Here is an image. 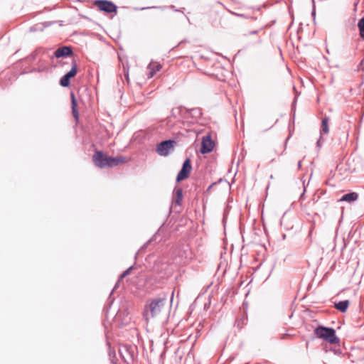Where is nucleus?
I'll list each match as a JSON object with an SVG mask.
<instances>
[{
	"label": "nucleus",
	"mask_w": 364,
	"mask_h": 364,
	"mask_svg": "<svg viewBox=\"0 0 364 364\" xmlns=\"http://www.w3.org/2000/svg\"><path fill=\"white\" fill-rule=\"evenodd\" d=\"M192 170V166L191 164V160L189 159H187L183 164V166L181 169V171L178 172L176 181L178 182L181 181L186 178H187Z\"/></svg>",
	"instance_id": "nucleus-5"
},
{
	"label": "nucleus",
	"mask_w": 364,
	"mask_h": 364,
	"mask_svg": "<svg viewBox=\"0 0 364 364\" xmlns=\"http://www.w3.org/2000/svg\"><path fill=\"white\" fill-rule=\"evenodd\" d=\"M298 166H299V168H300L301 166V161H299Z\"/></svg>",
	"instance_id": "nucleus-19"
},
{
	"label": "nucleus",
	"mask_w": 364,
	"mask_h": 364,
	"mask_svg": "<svg viewBox=\"0 0 364 364\" xmlns=\"http://www.w3.org/2000/svg\"><path fill=\"white\" fill-rule=\"evenodd\" d=\"M358 26L360 31V36L363 39H364V17L360 19Z\"/></svg>",
	"instance_id": "nucleus-17"
},
{
	"label": "nucleus",
	"mask_w": 364,
	"mask_h": 364,
	"mask_svg": "<svg viewBox=\"0 0 364 364\" xmlns=\"http://www.w3.org/2000/svg\"><path fill=\"white\" fill-rule=\"evenodd\" d=\"M183 199V190L181 188H176L174 191L173 196V202L176 205H180Z\"/></svg>",
	"instance_id": "nucleus-14"
},
{
	"label": "nucleus",
	"mask_w": 364,
	"mask_h": 364,
	"mask_svg": "<svg viewBox=\"0 0 364 364\" xmlns=\"http://www.w3.org/2000/svg\"><path fill=\"white\" fill-rule=\"evenodd\" d=\"M95 4L100 11L107 13H117V6L112 2L107 0H97Z\"/></svg>",
	"instance_id": "nucleus-4"
},
{
	"label": "nucleus",
	"mask_w": 364,
	"mask_h": 364,
	"mask_svg": "<svg viewBox=\"0 0 364 364\" xmlns=\"http://www.w3.org/2000/svg\"><path fill=\"white\" fill-rule=\"evenodd\" d=\"M174 141L171 140H167L161 142L157 146V153L160 156H167L169 151L173 148Z\"/></svg>",
	"instance_id": "nucleus-6"
},
{
	"label": "nucleus",
	"mask_w": 364,
	"mask_h": 364,
	"mask_svg": "<svg viewBox=\"0 0 364 364\" xmlns=\"http://www.w3.org/2000/svg\"><path fill=\"white\" fill-rule=\"evenodd\" d=\"M328 131H329V129H328V118L324 117L322 119V122H321V137H320V139L317 141V146H321V136L323 134H328Z\"/></svg>",
	"instance_id": "nucleus-11"
},
{
	"label": "nucleus",
	"mask_w": 364,
	"mask_h": 364,
	"mask_svg": "<svg viewBox=\"0 0 364 364\" xmlns=\"http://www.w3.org/2000/svg\"><path fill=\"white\" fill-rule=\"evenodd\" d=\"M349 305V301L348 300L341 301L338 303H336L334 306L336 309L339 310L341 312H346Z\"/></svg>",
	"instance_id": "nucleus-15"
},
{
	"label": "nucleus",
	"mask_w": 364,
	"mask_h": 364,
	"mask_svg": "<svg viewBox=\"0 0 364 364\" xmlns=\"http://www.w3.org/2000/svg\"><path fill=\"white\" fill-rule=\"evenodd\" d=\"M71 99H72V111L74 117L77 119L78 118V112L76 109L77 107V102L75 98L74 94H71Z\"/></svg>",
	"instance_id": "nucleus-16"
},
{
	"label": "nucleus",
	"mask_w": 364,
	"mask_h": 364,
	"mask_svg": "<svg viewBox=\"0 0 364 364\" xmlns=\"http://www.w3.org/2000/svg\"><path fill=\"white\" fill-rule=\"evenodd\" d=\"M92 160L94 164L101 168L113 167L127 162V159L124 156L109 157L105 155L100 151H97L94 154Z\"/></svg>",
	"instance_id": "nucleus-1"
},
{
	"label": "nucleus",
	"mask_w": 364,
	"mask_h": 364,
	"mask_svg": "<svg viewBox=\"0 0 364 364\" xmlns=\"http://www.w3.org/2000/svg\"><path fill=\"white\" fill-rule=\"evenodd\" d=\"M315 14H315V11H313V12H312V15H313V16H315Z\"/></svg>",
	"instance_id": "nucleus-20"
},
{
	"label": "nucleus",
	"mask_w": 364,
	"mask_h": 364,
	"mask_svg": "<svg viewBox=\"0 0 364 364\" xmlns=\"http://www.w3.org/2000/svg\"><path fill=\"white\" fill-rule=\"evenodd\" d=\"M132 269V267L127 269L126 271H124L120 276L121 278H123L128 275L129 274L130 270Z\"/></svg>",
	"instance_id": "nucleus-18"
},
{
	"label": "nucleus",
	"mask_w": 364,
	"mask_h": 364,
	"mask_svg": "<svg viewBox=\"0 0 364 364\" xmlns=\"http://www.w3.org/2000/svg\"><path fill=\"white\" fill-rule=\"evenodd\" d=\"M147 68L149 70L148 77L151 78L154 77L156 72L159 71L161 69V65L159 63L151 61L149 64Z\"/></svg>",
	"instance_id": "nucleus-10"
},
{
	"label": "nucleus",
	"mask_w": 364,
	"mask_h": 364,
	"mask_svg": "<svg viewBox=\"0 0 364 364\" xmlns=\"http://www.w3.org/2000/svg\"><path fill=\"white\" fill-rule=\"evenodd\" d=\"M165 298H156L150 301L144 308L143 316L148 321L150 317L154 318L158 316L166 304Z\"/></svg>",
	"instance_id": "nucleus-2"
},
{
	"label": "nucleus",
	"mask_w": 364,
	"mask_h": 364,
	"mask_svg": "<svg viewBox=\"0 0 364 364\" xmlns=\"http://www.w3.org/2000/svg\"><path fill=\"white\" fill-rule=\"evenodd\" d=\"M214 147V142L212 140L210 136H205L203 137L201 142L200 152L203 154L210 153L213 151Z\"/></svg>",
	"instance_id": "nucleus-7"
},
{
	"label": "nucleus",
	"mask_w": 364,
	"mask_h": 364,
	"mask_svg": "<svg viewBox=\"0 0 364 364\" xmlns=\"http://www.w3.org/2000/svg\"><path fill=\"white\" fill-rule=\"evenodd\" d=\"M314 333L317 338H322L331 344L339 343V338L336 336V331L332 328L320 326L314 330Z\"/></svg>",
	"instance_id": "nucleus-3"
},
{
	"label": "nucleus",
	"mask_w": 364,
	"mask_h": 364,
	"mask_svg": "<svg viewBox=\"0 0 364 364\" xmlns=\"http://www.w3.org/2000/svg\"><path fill=\"white\" fill-rule=\"evenodd\" d=\"M358 198V195L355 192L349 193L345 194L342 196V198L339 200V201H346L348 203H352L355 201Z\"/></svg>",
	"instance_id": "nucleus-13"
},
{
	"label": "nucleus",
	"mask_w": 364,
	"mask_h": 364,
	"mask_svg": "<svg viewBox=\"0 0 364 364\" xmlns=\"http://www.w3.org/2000/svg\"><path fill=\"white\" fill-rule=\"evenodd\" d=\"M77 73V70L76 63H73L71 70L60 79V85L63 87H68L70 85V79L74 77Z\"/></svg>",
	"instance_id": "nucleus-8"
},
{
	"label": "nucleus",
	"mask_w": 364,
	"mask_h": 364,
	"mask_svg": "<svg viewBox=\"0 0 364 364\" xmlns=\"http://www.w3.org/2000/svg\"><path fill=\"white\" fill-rule=\"evenodd\" d=\"M73 50L72 49L68 46H63L61 48H58L55 53L54 55L56 58H63V57H67L70 55H72Z\"/></svg>",
	"instance_id": "nucleus-9"
},
{
	"label": "nucleus",
	"mask_w": 364,
	"mask_h": 364,
	"mask_svg": "<svg viewBox=\"0 0 364 364\" xmlns=\"http://www.w3.org/2000/svg\"><path fill=\"white\" fill-rule=\"evenodd\" d=\"M182 112H186V113L189 114L194 119H199L201 115H202V112H201V109L200 108H193V109H183L181 110Z\"/></svg>",
	"instance_id": "nucleus-12"
}]
</instances>
